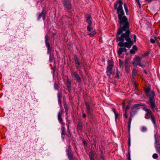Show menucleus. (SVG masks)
<instances>
[{
    "mask_svg": "<svg viewBox=\"0 0 160 160\" xmlns=\"http://www.w3.org/2000/svg\"><path fill=\"white\" fill-rule=\"evenodd\" d=\"M129 158H128V160H131L130 159V154L129 153Z\"/></svg>",
    "mask_w": 160,
    "mask_h": 160,
    "instance_id": "nucleus-51",
    "label": "nucleus"
},
{
    "mask_svg": "<svg viewBox=\"0 0 160 160\" xmlns=\"http://www.w3.org/2000/svg\"><path fill=\"white\" fill-rule=\"evenodd\" d=\"M92 25H88L87 27V29L88 31L91 32L93 30V28L91 27Z\"/></svg>",
    "mask_w": 160,
    "mask_h": 160,
    "instance_id": "nucleus-22",
    "label": "nucleus"
},
{
    "mask_svg": "<svg viewBox=\"0 0 160 160\" xmlns=\"http://www.w3.org/2000/svg\"><path fill=\"white\" fill-rule=\"evenodd\" d=\"M128 108V107H127L126 108V111H125V117L126 118H127L128 117V115L126 114V110H127V109Z\"/></svg>",
    "mask_w": 160,
    "mask_h": 160,
    "instance_id": "nucleus-38",
    "label": "nucleus"
},
{
    "mask_svg": "<svg viewBox=\"0 0 160 160\" xmlns=\"http://www.w3.org/2000/svg\"><path fill=\"white\" fill-rule=\"evenodd\" d=\"M62 137H63V135H64L65 133V128L64 126L62 127Z\"/></svg>",
    "mask_w": 160,
    "mask_h": 160,
    "instance_id": "nucleus-24",
    "label": "nucleus"
},
{
    "mask_svg": "<svg viewBox=\"0 0 160 160\" xmlns=\"http://www.w3.org/2000/svg\"><path fill=\"white\" fill-rule=\"evenodd\" d=\"M142 58L138 56H136L133 59L132 63L134 65H139L143 67L144 65L140 64V62Z\"/></svg>",
    "mask_w": 160,
    "mask_h": 160,
    "instance_id": "nucleus-3",
    "label": "nucleus"
},
{
    "mask_svg": "<svg viewBox=\"0 0 160 160\" xmlns=\"http://www.w3.org/2000/svg\"><path fill=\"white\" fill-rule=\"evenodd\" d=\"M90 158L91 160H93L92 157V154L91 152L90 154Z\"/></svg>",
    "mask_w": 160,
    "mask_h": 160,
    "instance_id": "nucleus-37",
    "label": "nucleus"
},
{
    "mask_svg": "<svg viewBox=\"0 0 160 160\" xmlns=\"http://www.w3.org/2000/svg\"><path fill=\"white\" fill-rule=\"evenodd\" d=\"M136 0V1L137 2L138 4L139 5V7H140L141 6V4L140 3V2H139V0Z\"/></svg>",
    "mask_w": 160,
    "mask_h": 160,
    "instance_id": "nucleus-41",
    "label": "nucleus"
},
{
    "mask_svg": "<svg viewBox=\"0 0 160 160\" xmlns=\"http://www.w3.org/2000/svg\"><path fill=\"white\" fill-rule=\"evenodd\" d=\"M122 2L121 0H118L114 4V9L117 10L119 19L120 27L124 31L126 28L129 27V23L126 17L124 16V12L122 9Z\"/></svg>",
    "mask_w": 160,
    "mask_h": 160,
    "instance_id": "nucleus-1",
    "label": "nucleus"
},
{
    "mask_svg": "<svg viewBox=\"0 0 160 160\" xmlns=\"http://www.w3.org/2000/svg\"><path fill=\"white\" fill-rule=\"evenodd\" d=\"M48 36L47 34L45 36V42H46V46L48 48V53H50L51 52V49L50 48V44L48 42Z\"/></svg>",
    "mask_w": 160,
    "mask_h": 160,
    "instance_id": "nucleus-9",
    "label": "nucleus"
},
{
    "mask_svg": "<svg viewBox=\"0 0 160 160\" xmlns=\"http://www.w3.org/2000/svg\"><path fill=\"white\" fill-rule=\"evenodd\" d=\"M134 40L135 42L136 41V36L135 35H134Z\"/></svg>",
    "mask_w": 160,
    "mask_h": 160,
    "instance_id": "nucleus-42",
    "label": "nucleus"
},
{
    "mask_svg": "<svg viewBox=\"0 0 160 160\" xmlns=\"http://www.w3.org/2000/svg\"><path fill=\"white\" fill-rule=\"evenodd\" d=\"M130 124H129L128 123V128L129 131L130 130Z\"/></svg>",
    "mask_w": 160,
    "mask_h": 160,
    "instance_id": "nucleus-47",
    "label": "nucleus"
},
{
    "mask_svg": "<svg viewBox=\"0 0 160 160\" xmlns=\"http://www.w3.org/2000/svg\"><path fill=\"white\" fill-rule=\"evenodd\" d=\"M45 12L43 11L39 15L38 18V19H39L41 17H42L43 19L44 20L45 18Z\"/></svg>",
    "mask_w": 160,
    "mask_h": 160,
    "instance_id": "nucleus-15",
    "label": "nucleus"
},
{
    "mask_svg": "<svg viewBox=\"0 0 160 160\" xmlns=\"http://www.w3.org/2000/svg\"><path fill=\"white\" fill-rule=\"evenodd\" d=\"M86 116V115L85 113H84L82 115V117L84 118H85Z\"/></svg>",
    "mask_w": 160,
    "mask_h": 160,
    "instance_id": "nucleus-48",
    "label": "nucleus"
},
{
    "mask_svg": "<svg viewBox=\"0 0 160 160\" xmlns=\"http://www.w3.org/2000/svg\"><path fill=\"white\" fill-rule=\"evenodd\" d=\"M70 83L69 81H68V82H67V86L68 89L69 90H70Z\"/></svg>",
    "mask_w": 160,
    "mask_h": 160,
    "instance_id": "nucleus-30",
    "label": "nucleus"
},
{
    "mask_svg": "<svg viewBox=\"0 0 160 160\" xmlns=\"http://www.w3.org/2000/svg\"><path fill=\"white\" fill-rule=\"evenodd\" d=\"M86 22L88 23V25H92V20L91 16L90 14H87L85 16Z\"/></svg>",
    "mask_w": 160,
    "mask_h": 160,
    "instance_id": "nucleus-8",
    "label": "nucleus"
},
{
    "mask_svg": "<svg viewBox=\"0 0 160 160\" xmlns=\"http://www.w3.org/2000/svg\"><path fill=\"white\" fill-rule=\"evenodd\" d=\"M120 29H119L117 32V35L121 34L123 31L121 28ZM128 27L125 29L124 31H126L125 33L122 34L120 37H117V39L118 40L121 42L118 43V45L119 46L122 47L123 46L128 48H130L132 45V42L131 41V39L129 37L130 32L128 30Z\"/></svg>",
    "mask_w": 160,
    "mask_h": 160,
    "instance_id": "nucleus-2",
    "label": "nucleus"
},
{
    "mask_svg": "<svg viewBox=\"0 0 160 160\" xmlns=\"http://www.w3.org/2000/svg\"><path fill=\"white\" fill-rule=\"evenodd\" d=\"M143 106L142 104H136L133 106V108H138L140 106Z\"/></svg>",
    "mask_w": 160,
    "mask_h": 160,
    "instance_id": "nucleus-31",
    "label": "nucleus"
},
{
    "mask_svg": "<svg viewBox=\"0 0 160 160\" xmlns=\"http://www.w3.org/2000/svg\"><path fill=\"white\" fill-rule=\"evenodd\" d=\"M143 110L145 111L147 114H150L151 115H152V112L149 109H148L146 107H144L143 108Z\"/></svg>",
    "mask_w": 160,
    "mask_h": 160,
    "instance_id": "nucleus-18",
    "label": "nucleus"
},
{
    "mask_svg": "<svg viewBox=\"0 0 160 160\" xmlns=\"http://www.w3.org/2000/svg\"><path fill=\"white\" fill-rule=\"evenodd\" d=\"M151 91H150V89L148 87L147 88L145 89V92L147 94L148 92L149 93Z\"/></svg>",
    "mask_w": 160,
    "mask_h": 160,
    "instance_id": "nucleus-33",
    "label": "nucleus"
},
{
    "mask_svg": "<svg viewBox=\"0 0 160 160\" xmlns=\"http://www.w3.org/2000/svg\"><path fill=\"white\" fill-rule=\"evenodd\" d=\"M73 75L77 79V80L78 82H80L81 81V79L79 76L78 74L77 73L75 72L73 73Z\"/></svg>",
    "mask_w": 160,
    "mask_h": 160,
    "instance_id": "nucleus-17",
    "label": "nucleus"
},
{
    "mask_svg": "<svg viewBox=\"0 0 160 160\" xmlns=\"http://www.w3.org/2000/svg\"><path fill=\"white\" fill-rule=\"evenodd\" d=\"M126 50V49L125 47L122 48H120L118 51V54L119 56H120L122 52H125Z\"/></svg>",
    "mask_w": 160,
    "mask_h": 160,
    "instance_id": "nucleus-14",
    "label": "nucleus"
},
{
    "mask_svg": "<svg viewBox=\"0 0 160 160\" xmlns=\"http://www.w3.org/2000/svg\"><path fill=\"white\" fill-rule=\"evenodd\" d=\"M58 85L56 83H55L54 84V88L55 89H57L58 88Z\"/></svg>",
    "mask_w": 160,
    "mask_h": 160,
    "instance_id": "nucleus-40",
    "label": "nucleus"
},
{
    "mask_svg": "<svg viewBox=\"0 0 160 160\" xmlns=\"http://www.w3.org/2000/svg\"><path fill=\"white\" fill-rule=\"evenodd\" d=\"M62 114V112L61 111V112H58V120L59 122L61 123H62V118H61Z\"/></svg>",
    "mask_w": 160,
    "mask_h": 160,
    "instance_id": "nucleus-16",
    "label": "nucleus"
},
{
    "mask_svg": "<svg viewBox=\"0 0 160 160\" xmlns=\"http://www.w3.org/2000/svg\"><path fill=\"white\" fill-rule=\"evenodd\" d=\"M117 77L118 78H119V76H118V71H117Z\"/></svg>",
    "mask_w": 160,
    "mask_h": 160,
    "instance_id": "nucleus-50",
    "label": "nucleus"
},
{
    "mask_svg": "<svg viewBox=\"0 0 160 160\" xmlns=\"http://www.w3.org/2000/svg\"><path fill=\"white\" fill-rule=\"evenodd\" d=\"M96 33V32L95 31H92L91 32L89 33L88 34V35L90 36V37H93V36L95 35Z\"/></svg>",
    "mask_w": 160,
    "mask_h": 160,
    "instance_id": "nucleus-25",
    "label": "nucleus"
},
{
    "mask_svg": "<svg viewBox=\"0 0 160 160\" xmlns=\"http://www.w3.org/2000/svg\"><path fill=\"white\" fill-rule=\"evenodd\" d=\"M147 94L149 97V99H150V98H151L152 99H153L155 95V93L154 91H152L149 93L148 92Z\"/></svg>",
    "mask_w": 160,
    "mask_h": 160,
    "instance_id": "nucleus-11",
    "label": "nucleus"
},
{
    "mask_svg": "<svg viewBox=\"0 0 160 160\" xmlns=\"http://www.w3.org/2000/svg\"><path fill=\"white\" fill-rule=\"evenodd\" d=\"M149 54V52H147L146 53H145L142 56V57H146Z\"/></svg>",
    "mask_w": 160,
    "mask_h": 160,
    "instance_id": "nucleus-36",
    "label": "nucleus"
},
{
    "mask_svg": "<svg viewBox=\"0 0 160 160\" xmlns=\"http://www.w3.org/2000/svg\"><path fill=\"white\" fill-rule=\"evenodd\" d=\"M138 50L137 48L136 45H134L130 51V53L132 54H134Z\"/></svg>",
    "mask_w": 160,
    "mask_h": 160,
    "instance_id": "nucleus-12",
    "label": "nucleus"
},
{
    "mask_svg": "<svg viewBox=\"0 0 160 160\" xmlns=\"http://www.w3.org/2000/svg\"><path fill=\"white\" fill-rule=\"evenodd\" d=\"M86 108L87 109V112L88 113H91V110L90 108V106L86 102Z\"/></svg>",
    "mask_w": 160,
    "mask_h": 160,
    "instance_id": "nucleus-20",
    "label": "nucleus"
},
{
    "mask_svg": "<svg viewBox=\"0 0 160 160\" xmlns=\"http://www.w3.org/2000/svg\"><path fill=\"white\" fill-rule=\"evenodd\" d=\"M154 137L155 138V143H157L158 141L156 139V135L155 134L154 135Z\"/></svg>",
    "mask_w": 160,
    "mask_h": 160,
    "instance_id": "nucleus-44",
    "label": "nucleus"
},
{
    "mask_svg": "<svg viewBox=\"0 0 160 160\" xmlns=\"http://www.w3.org/2000/svg\"><path fill=\"white\" fill-rule=\"evenodd\" d=\"M156 151L158 153H160V145L157 144L155 147Z\"/></svg>",
    "mask_w": 160,
    "mask_h": 160,
    "instance_id": "nucleus-21",
    "label": "nucleus"
},
{
    "mask_svg": "<svg viewBox=\"0 0 160 160\" xmlns=\"http://www.w3.org/2000/svg\"><path fill=\"white\" fill-rule=\"evenodd\" d=\"M138 72V70H136L135 69H133L132 71V77L133 78L136 75V74Z\"/></svg>",
    "mask_w": 160,
    "mask_h": 160,
    "instance_id": "nucleus-19",
    "label": "nucleus"
},
{
    "mask_svg": "<svg viewBox=\"0 0 160 160\" xmlns=\"http://www.w3.org/2000/svg\"><path fill=\"white\" fill-rule=\"evenodd\" d=\"M152 158H153L156 159L158 158V155L156 153H154L152 155Z\"/></svg>",
    "mask_w": 160,
    "mask_h": 160,
    "instance_id": "nucleus-32",
    "label": "nucleus"
},
{
    "mask_svg": "<svg viewBox=\"0 0 160 160\" xmlns=\"http://www.w3.org/2000/svg\"><path fill=\"white\" fill-rule=\"evenodd\" d=\"M74 58H75V62L76 67L77 69H79L82 67V65L79 61L76 56H75Z\"/></svg>",
    "mask_w": 160,
    "mask_h": 160,
    "instance_id": "nucleus-6",
    "label": "nucleus"
},
{
    "mask_svg": "<svg viewBox=\"0 0 160 160\" xmlns=\"http://www.w3.org/2000/svg\"><path fill=\"white\" fill-rule=\"evenodd\" d=\"M149 103L150 104L151 108L153 111H154L155 109H157V108L156 106L154 100L153 99H152V98H150V99H149Z\"/></svg>",
    "mask_w": 160,
    "mask_h": 160,
    "instance_id": "nucleus-5",
    "label": "nucleus"
},
{
    "mask_svg": "<svg viewBox=\"0 0 160 160\" xmlns=\"http://www.w3.org/2000/svg\"><path fill=\"white\" fill-rule=\"evenodd\" d=\"M150 42L152 43H154L155 42V41L153 39L151 38L150 39Z\"/></svg>",
    "mask_w": 160,
    "mask_h": 160,
    "instance_id": "nucleus-39",
    "label": "nucleus"
},
{
    "mask_svg": "<svg viewBox=\"0 0 160 160\" xmlns=\"http://www.w3.org/2000/svg\"><path fill=\"white\" fill-rule=\"evenodd\" d=\"M132 121V119L131 118H130L129 119V121L128 122V123L129 124H131V122Z\"/></svg>",
    "mask_w": 160,
    "mask_h": 160,
    "instance_id": "nucleus-46",
    "label": "nucleus"
},
{
    "mask_svg": "<svg viewBox=\"0 0 160 160\" xmlns=\"http://www.w3.org/2000/svg\"><path fill=\"white\" fill-rule=\"evenodd\" d=\"M53 58V55L52 54H50V58H49V61L50 62H52V60Z\"/></svg>",
    "mask_w": 160,
    "mask_h": 160,
    "instance_id": "nucleus-29",
    "label": "nucleus"
},
{
    "mask_svg": "<svg viewBox=\"0 0 160 160\" xmlns=\"http://www.w3.org/2000/svg\"><path fill=\"white\" fill-rule=\"evenodd\" d=\"M151 117L152 122L154 123V124H156L155 120L154 117L152 115H151Z\"/></svg>",
    "mask_w": 160,
    "mask_h": 160,
    "instance_id": "nucleus-23",
    "label": "nucleus"
},
{
    "mask_svg": "<svg viewBox=\"0 0 160 160\" xmlns=\"http://www.w3.org/2000/svg\"><path fill=\"white\" fill-rule=\"evenodd\" d=\"M133 85L134 86V87H135V88H136V87H137V84H136V82H133Z\"/></svg>",
    "mask_w": 160,
    "mask_h": 160,
    "instance_id": "nucleus-43",
    "label": "nucleus"
},
{
    "mask_svg": "<svg viewBox=\"0 0 160 160\" xmlns=\"http://www.w3.org/2000/svg\"><path fill=\"white\" fill-rule=\"evenodd\" d=\"M132 112H131V115H132Z\"/></svg>",
    "mask_w": 160,
    "mask_h": 160,
    "instance_id": "nucleus-56",
    "label": "nucleus"
},
{
    "mask_svg": "<svg viewBox=\"0 0 160 160\" xmlns=\"http://www.w3.org/2000/svg\"><path fill=\"white\" fill-rule=\"evenodd\" d=\"M63 2L65 7L68 9H69L71 8V6L68 0H63Z\"/></svg>",
    "mask_w": 160,
    "mask_h": 160,
    "instance_id": "nucleus-10",
    "label": "nucleus"
},
{
    "mask_svg": "<svg viewBox=\"0 0 160 160\" xmlns=\"http://www.w3.org/2000/svg\"><path fill=\"white\" fill-rule=\"evenodd\" d=\"M113 66V62L111 61H109L106 71L107 74L108 76H110L111 74Z\"/></svg>",
    "mask_w": 160,
    "mask_h": 160,
    "instance_id": "nucleus-4",
    "label": "nucleus"
},
{
    "mask_svg": "<svg viewBox=\"0 0 160 160\" xmlns=\"http://www.w3.org/2000/svg\"><path fill=\"white\" fill-rule=\"evenodd\" d=\"M147 130V128L145 127H143L142 128V129L141 130V131L142 132H144Z\"/></svg>",
    "mask_w": 160,
    "mask_h": 160,
    "instance_id": "nucleus-35",
    "label": "nucleus"
},
{
    "mask_svg": "<svg viewBox=\"0 0 160 160\" xmlns=\"http://www.w3.org/2000/svg\"><path fill=\"white\" fill-rule=\"evenodd\" d=\"M113 110L115 114V119H116L118 117V114L116 112L114 109H113Z\"/></svg>",
    "mask_w": 160,
    "mask_h": 160,
    "instance_id": "nucleus-27",
    "label": "nucleus"
},
{
    "mask_svg": "<svg viewBox=\"0 0 160 160\" xmlns=\"http://www.w3.org/2000/svg\"><path fill=\"white\" fill-rule=\"evenodd\" d=\"M129 142H128V145L129 146H130V138H129Z\"/></svg>",
    "mask_w": 160,
    "mask_h": 160,
    "instance_id": "nucleus-49",
    "label": "nucleus"
},
{
    "mask_svg": "<svg viewBox=\"0 0 160 160\" xmlns=\"http://www.w3.org/2000/svg\"><path fill=\"white\" fill-rule=\"evenodd\" d=\"M58 101H59V102H60V99H59V98H58Z\"/></svg>",
    "mask_w": 160,
    "mask_h": 160,
    "instance_id": "nucleus-55",
    "label": "nucleus"
},
{
    "mask_svg": "<svg viewBox=\"0 0 160 160\" xmlns=\"http://www.w3.org/2000/svg\"><path fill=\"white\" fill-rule=\"evenodd\" d=\"M124 8L125 9L126 12V13H127L128 12V8H127V6L126 4L124 3Z\"/></svg>",
    "mask_w": 160,
    "mask_h": 160,
    "instance_id": "nucleus-34",
    "label": "nucleus"
},
{
    "mask_svg": "<svg viewBox=\"0 0 160 160\" xmlns=\"http://www.w3.org/2000/svg\"><path fill=\"white\" fill-rule=\"evenodd\" d=\"M119 66L120 68H121L122 67V65L123 64V62L120 59H119Z\"/></svg>",
    "mask_w": 160,
    "mask_h": 160,
    "instance_id": "nucleus-26",
    "label": "nucleus"
},
{
    "mask_svg": "<svg viewBox=\"0 0 160 160\" xmlns=\"http://www.w3.org/2000/svg\"><path fill=\"white\" fill-rule=\"evenodd\" d=\"M83 143H84V144H86V143H85V142L84 141H83Z\"/></svg>",
    "mask_w": 160,
    "mask_h": 160,
    "instance_id": "nucleus-53",
    "label": "nucleus"
},
{
    "mask_svg": "<svg viewBox=\"0 0 160 160\" xmlns=\"http://www.w3.org/2000/svg\"><path fill=\"white\" fill-rule=\"evenodd\" d=\"M144 72H145V73H146V74H147V72H146V71L144 70Z\"/></svg>",
    "mask_w": 160,
    "mask_h": 160,
    "instance_id": "nucleus-52",
    "label": "nucleus"
},
{
    "mask_svg": "<svg viewBox=\"0 0 160 160\" xmlns=\"http://www.w3.org/2000/svg\"><path fill=\"white\" fill-rule=\"evenodd\" d=\"M122 107H123V108H124V105H123Z\"/></svg>",
    "mask_w": 160,
    "mask_h": 160,
    "instance_id": "nucleus-54",
    "label": "nucleus"
},
{
    "mask_svg": "<svg viewBox=\"0 0 160 160\" xmlns=\"http://www.w3.org/2000/svg\"><path fill=\"white\" fill-rule=\"evenodd\" d=\"M82 124L81 123H79L78 125V128L79 130H81V129Z\"/></svg>",
    "mask_w": 160,
    "mask_h": 160,
    "instance_id": "nucleus-28",
    "label": "nucleus"
},
{
    "mask_svg": "<svg viewBox=\"0 0 160 160\" xmlns=\"http://www.w3.org/2000/svg\"><path fill=\"white\" fill-rule=\"evenodd\" d=\"M67 155L68 157L71 160H72L73 158L72 156V154L71 152L70 149L69 148L67 151Z\"/></svg>",
    "mask_w": 160,
    "mask_h": 160,
    "instance_id": "nucleus-13",
    "label": "nucleus"
},
{
    "mask_svg": "<svg viewBox=\"0 0 160 160\" xmlns=\"http://www.w3.org/2000/svg\"><path fill=\"white\" fill-rule=\"evenodd\" d=\"M124 66L126 69V72L128 73L129 71V61L128 59H127L125 61Z\"/></svg>",
    "mask_w": 160,
    "mask_h": 160,
    "instance_id": "nucleus-7",
    "label": "nucleus"
},
{
    "mask_svg": "<svg viewBox=\"0 0 160 160\" xmlns=\"http://www.w3.org/2000/svg\"><path fill=\"white\" fill-rule=\"evenodd\" d=\"M65 111L66 112V114H67V113H68V110L67 108V107L66 106H65Z\"/></svg>",
    "mask_w": 160,
    "mask_h": 160,
    "instance_id": "nucleus-45",
    "label": "nucleus"
}]
</instances>
